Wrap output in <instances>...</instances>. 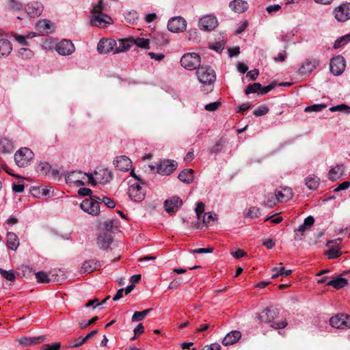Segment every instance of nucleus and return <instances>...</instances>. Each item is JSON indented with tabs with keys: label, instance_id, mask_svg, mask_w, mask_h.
<instances>
[{
	"label": "nucleus",
	"instance_id": "1",
	"mask_svg": "<svg viewBox=\"0 0 350 350\" xmlns=\"http://www.w3.org/2000/svg\"><path fill=\"white\" fill-rule=\"evenodd\" d=\"M129 50L128 41L123 39L118 40L110 38H102L97 44V51L100 54H117Z\"/></svg>",
	"mask_w": 350,
	"mask_h": 350
},
{
	"label": "nucleus",
	"instance_id": "2",
	"mask_svg": "<svg viewBox=\"0 0 350 350\" xmlns=\"http://www.w3.org/2000/svg\"><path fill=\"white\" fill-rule=\"evenodd\" d=\"M279 314V310L275 308H267L259 313L258 319L261 322L268 323L275 329H283L286 327L287 321L283 320L275 321V319Z\"/></svg>",
	"mask_w": 350,
	"mask_h": 350
},
{
	"label": "nucleus",
	"instance_id": "3",
	"mask_svg": "<svg viewBox=\"0 0 350 350\" xmlns=\"http://www.w3.org/2000/svg\"><path fill=\"white\" fill-rule=\"evenodd\" d=\"M104 8L102 0H99L98 5H95L92 10V17L91 24L99 27H105L112 22L111 18L102 12Z\"/></svg>",
	"mask_w": 350,
	"mask_h": 350
},
{
	"label": "nucleus",
	"instance_id": "4",
	"mask_svg": "<svg viewBox=\"0 0 350 350\" xmlns=\"http://www.w3.org/2000/svg\"><path fill=\"white\" fill-rule=\"evenodd\" d=\"M66 180L68 183H73L76 186L91 184L93 181V175L82 172L81 171H73L66 176Z\"/></svg>",
	"mask_w": 350,
	"mask_h": 350
},
{
	"label": "nucleus",
	"instance_id": "5",
	"mask_svg": "<svg viewBox=\"0 0 350 350\" xmlns=\"http://www.w3.org/2000/svg\"><path fill=\"white\" fill-rule=\"evenodd\" d=\"M199 81L204 85H212L216 80L214 70L208 66H202L196 71Z\"/></svg>",
	"mask_w": 350,
	"mask_h": 350
},
{
	"label": "nucleus",
	"instance_id": "6",
	"mask_svg": "<svg viewBox=\"0 0 350 350\" xmlns=\"http://www.w3.org/2000/svg\"><path fill=\"white\" fill-rule=\"evenodd\" d=\"M180 64L188 70L198 69L200 65V57L196 53H185L180 59Z\"/></svg>",
	"mask_w": 350,
	"mask_h": 350
},
{
	"label": "nucleus",
	"instance_id": "7",
	"mask_svg": "<svg viewBox=\"0 0 350 350\" xmlns=\"http://www.w3.org/2000/svg\"><path fill=\"white\" fill-rule=\"evenodd\" d=\"M100 197L91 196V199H85L80 204L81 208L92 215H98L100 213Z\"/></svg>",
	"mask_w": 350,
	"mask_h": 350
},
{
	"label": "nucleus",
	"instance_id": "8",
	"mask_svg": "<svg viewBox=\"0 0 350 350\" xmlns=\"http://www.w3.org/2000/svg\"><path fill=\"white\" fill-rule=\"evenodd\" d=\"M33 158V152L27 148H22L14 154V160L18 167H24L28 165Z\"/></svg>",
	"mask_w": 350,
	"mask_h": 350
},
{
	"label": "nucleus",
	"instance_id": "9",
	"mask_svg": "<svg viewBox=\"0 0 350 350\" xmlns=\"http://www.w3.org/2000/svg\"><path fill=\"white\" fill-rule=\"evenodd\" d=\"M144 185L139 183L131 184L128 189V194L131 200L135 202H140L145 198L146 191Z\"/></svg>",
	"mask_w": 350,
	"mask_h": 350
},
{
	"label": "nucleus",
	"instance_id": "10",
	"mask_svg": "<svg viewBox=\"0 0 350 350\" xmlns=\"http://www.w3.org/2000/svg\"><path fill=\"white\" fill-rule=\"evenodd\" d=\"M293 191L289 187H282L277 189L275 192V198H273V202L269 203V207H272L277 202L288 201L293 197Z\"/></svg>",
	"mask_w": 350,
	"mask_h": 350
},
{
	"label": "nucleus",
	"instance_id": "11",
	"mask_svg": "<svg viewBox=\"0 0 350 350\" xmlns=\"http://www.w3.org/2000/svg\"><path fill=\"white\" fill-rule=\"evenodd\" d=\"M187 22L181 16L171 18L167 23V29L173 33L183 32L186 29Z\"/></svg>",
	"mask_w": 350,
	"mask_h": 350
},
{
	"label": "nucleus",
	"instance_id": "12",
	"mask_svg": "<svg viewBox=\"0 0 350 350\" xmlns=\"http://www.w3.org/2000/svg\"><path fill=\"white\" fill-rule=\"evenodd\" d=\"M112 179L111 172L107 169L101 168L94 172V176H93V181L92 182V185L96 184H105L109 183Z\"/></svg>",
	"mask_w": 350,
	"mask_h": 350
},
{
	"label": "nucleus",
	"instance_id": "13",
	"mask_svg": "<svg viewBox=\"0 0 350 350\" xmlns=\"http://www.w3.org/2000/svg\"><path fill=\"white\" fill-rule=\"evenodd\" d=\"M335 18L340 22H345L350 18V3H344L334 10Z\"/></svg>",
	"mask_w": 350,
	"mask_h": 350
},
{
	"label": "nucleus",
	"instance_id": "14",
	"mask_svg": "<svg viewBox=\"0 0 350 350\" xmlns=\"http://www.w3.org/2000/svg\"><path fill=\"white\" fill-rule=\"evenodd\" d=\"M329 324L338 329L349 328L350 317L347 314H337L329 319Z\"/></svg>",
	"mask_w": 350,
	"mask_h": 350
},
{
	"label": "nucleus",
	"instance_id": "15",
	"mask_svg": "<svg viewBox=\"0 0 350 350\" xmlns=\"http://www.w3.org/2000/svg\"><path fill=\"white\" fill-rule=\"evenodd\" d=\"M345 69V61L343 57L338 55L330 60V70L334 75H341Z\"/></svg>",
	"mask_w": 350,
	"mask_h": 350
},
{
	"label": "nucleus",
	"instance_id": "16",
	"mask_svg": "<svg viewBox=\"0 0 350 350\" xmlns=\"http://www.w3.org/2000/svg\"><path fill=\"white\" fill-rule=\"evenodd\" d=\"M56 51L61 55H69L74 53L75 48L69 40H62L55 46Z\"/></svg>",
	"mask_w": 350,
	"mask_h": 350
},
{
	"label": "nucleus",
	"instance_id": "17",
	"mask_svg": "<svg viewBox=\"0 0 350 350\" xmlns=\"http://www.w3.org/2000/svg\"><path fill=\"white\" fill-rule=\"evenodd\" d=\"M218 25L217 19L213 15H207L199 20L198 25L200 28L204 31H211Z\"/></svg>",
	"mask_w": 350,
	"mask_h": 350
},
{
	"label": "nucleus",
	"instance_id": "18",
	"mask_svg": "<svg viewBox=\"0 0 350 350\" xmlns=\"http://www.w3.org/2000/svg\"><path fill=\"white\" fill-rule=\"evenodd\" d=\"M177 167V163L173 160H164L157 167V172L161 175H170Z\"/></svg>",
	"mask_w": 350,
	"mask_h": 350
},
{
	"label": "nucleus",
	"instance_id": "19",
	"mask_svg": "<svg viewBox=\"0 0 350 350\" xmlns=\"http://www.w3.org/2000/svg\"><path fill=\"white\" fill-rule=\"evenodd\" d=\"M345 166L343 164H336L329 170L327 178L331 181L340 180L345 174Z\"/></svg>",
	"mask_w": 350,
	"mask_h": 350
},
{
	"label": "nucleus",
	"instance_id": "20",
	"mask_svg": "<svg viewBox=\"0 0 350 350\" xmlns=\"http://www.w3.org/2000/svg\"><path fill=\"white\" fill-rule=\"evenodd\" d=\"M131 159L126 156H120L115 158L113 160V165L115 167L120 170L126 172L128 171L132 166Z\"/></svg>",
	"mask_w": 350,
	"mask_h": 350
},
{
	"label": "nucleus",
	"instance_id": "21",
	"mask_svg": "<svg viewBox=\"0 0 350 350\" xmlns=\"http://www.w3.org/2000/svg\"><path fill=\"white\" fill-rule=\"evenodd\" d=\"M183 204L182 200L178 196H174L164 202L165 210L168 213L176 212Z\"/></svg>",
	"mask_w": 350,
	"mask_h": 350
},
{
	"label": "nucleus",
	"instance_id": "22",
	"mask_svg": "<svg viewBox=\"0 0 350 350\" xmlns=\"http://www.w3.org/2000/svg\"><path fill=\"white\" fill-rule=\"evenodd\" d=\"M43 10L42 4L38 1L30 2L25 8L27 13L31 17L39 16L43 12Z\"/></svg>",
	"mask_w": 350,
	"mask_h": 350
},
{
	"label": "nucleus",
	"instance_id": "23",
	"mask_svg": "<svg viewBox=\"0 0 350 350\" xmlns=\"http://www.w3.org/2000/svg\"><path fill=\"white\" fill-rule=\"evenodd\" d=\"M46 340L45 336H39L36 337H22L17 339L18 343L23 347H29L31 345L42 343Z\"/></svg>",
	"mask_w": 350,
	"mask_h": 350
},
{
	"label": "nucleus",
	"instance_id": "24",
	"mask_svg": "<svg viewBox=\"0 0 350 350\" xmlns=\"http://www.w3.org/2000/svg\"><path fill=\"white\" fill-rule=\"evenodd\" d=\"M123 40H124V41L129 42V49L131 48V46L132 44H134L136 46H137L138 47H140L142 49H150V46H149L150 45V40L148 38H139V37L134 38L133 37H131V38L123 39Z\"/></svg>",
	"mask_w": 350,
	"mask_h": 350
},
{
	"label": "nucleus",
	"instance_id": "25",
	"mask_svg": "<svg viewBox=\"0 0 350 350\" xmlns=\"http://www.w3.org/2000/svg\"><path fill=\"white\" fill-rule=\"evenodd\" d=\"M241 337V334L239 331L234 330L226 334L222 341L224 346L232 345L236 343Z\"/></svg>",
	"mask_w": 350,
	"mask_h": 350
},
{
	"label": "nucleus",
	"instance_id": "26",
	"mask_svg": "<svg viewBox=\"0 0 350 350\" xmlns=\"http://www.w3.org/2000/svg\"><path fill=\"white\" fill-rule=\"evenodd\" d=\"M229 7L237 13H243L247 10L248 3L243 0H234L230 3Z\"/></svg>",
	"mask_w": 350,
	"mask_h": 350
},
{
	"label": "nucleus",
	"instance_id": "27",
	"mask_svg": "<svg viewBox=\"0 0 350 350\" xmlns=\"http://www.w3.org/2000/svg\"><path fill=\"white\" fill-rule=\"evenodd\" d=\"M112 241L113 238L111 235L107 232L100 234L97 239V244L103 250L108 248Z\"/></svg>",
	"mask_w": 350,
	"mask_h": 350
},
{
	"label": "nucleus",
	"instance_id": "28",
	"mask_svg": "<svg viewBox=\"0 0 350 350\" xmlns=\"http://www.w3.org/2000/svg\"><path fill=\"white\" fill-rule=\"evenodd\" d=\"M100 267L101 264L100 261L92 259L85 261L82 265L81 269L85 273H92L95 270L99 269Z\"/></svg>",
	"mask_w": 350,
	"mask_h": 350
},
{
	"label": "nucleus",
	"instance_id": "29",
	"mask_svg": "<svg viewBox=\"0 0 350 350\" xmlns=\"http://www.w3.org/2000/svg\"><path fill=\"white\" fill-rule=\"evenodd\" d=\"M12 51L11 42L7 39L0 40V58L8 56Z\"/></svg>",
	"mask_w": 350,
	"mask_h": 350
},
{
	"label": "nucleus",
	"instance_id": "30",
	"mask_svg": "<svg viewBox=\"0 0 350 350\" xmlns=\"http://www.w3.org/2000/svg\"><path fill=\"white\" fill-rule=\"evenodd\" d=\"M178 178L181 182L189 184L194 179V171L191 169H185L179 173Z\"/></svg>",
	"mask_w": 350,
	"mask_h": 350
},
{
	"label": "nucleus",
	"instance_id": "31",
	"mask_svg": "<svg viewBox=\"0 0 350 350\" xmlns=\"http://www.w3.org/2000/svg\"><path fill=\"white\" fill-rule=\"evenodd\" d=\"M319 64V62L316 60H306L303 63L299 71L301 74L307 75L310 73Z\"/></svg>",
	"mask_w": 350,
	"mask_h": 350
},
{
	"label": "nucleus",
	"instance_id": "32",
	"mask_svg": "<svg viewBox=\"0 0 350 350\" xmlns=\"http://www.w3.org/2000/svg\"><path fill=\"white\" fill-rule=\"evenodd\" d=\"M7 245L12 250H16L19 245V241L16 234L14 232L7 234Z\"/></svg>",
	"mask_w": 350,
	"mask_h": 350
},
{
	"label": "nucleus",
	"instance_id": "33",
	"mask_svg": "<svg viewBox=\"0 0 350 350\" xmlns=\"http://www.w3.org/2000/svg\"><path fill=\"white\" fill-rule=\"evenodd\" d=\"M14 148V144L11 140L8 138H2L0 139V152L8 153L11 152Z\"/></svg>",
	"mask_w": 350,
	"mask_h": 350
},
{
	"label": "nucleus",
	"instance_id": "34",
	"mask_svg": "<svg viewBox=\"0 0 350 350\" xmlns=\"http://www.w3.org/2000/svg\"><path fill=\"white\" fill-rule=\"evenodd\" d=\"M97 333H98V330H96V329L93 330L91 332H90L89 334H88L85 337H83L82 338H78L76 340L75 343L68 345L67 347V348L70 349V348H75V347H79L82 346L84 343H85L88 339H90L91 337L96 335Z\"/></svg>",
	"mask_w": 350,
	"mask_h": 350
},
{
	"label": "nucleus",
	"instance_id": "35",
	"mask_svg": "<svg viewBox=\"0 0 350 350\" xmlns=\"http://www.w3.org/2000/svg\"><path fill=\"white\" fill-rule=\"evenodd\" d=\"M320 183V178L314 175L309 176L305 179V184L310 189H316Z\"/></svg>",
	"mask_w": 350,
	"mask_h": 350
},
{
	"label": "nucleus",
	"instance_id": "36",
	"mask_svg": "<svg viewBox=\"0 0 350 350\" xmlns=\"http://www.w3.org/2000/svg\"><path fill=\"white\" fill-rule=\"evenodd\" d=\"M347 284V280L345 278L337 277L335 279L331 280L327 282V285L332 286L336 289H339L345 286Z\"/></svg>",
	"mask_w": 350,
	"mask_h": 350
},
{
	"label": "nucleus",
	"instance_id": "37",
	"mask_svg": "<svg viewBox=\"0 0 350 350\" xmlns=\"http://www.w3.org/2000/svg\"><path fill=\"white\" fill-rule=\"evenodd\" d=\"M54 274H51V273H47L44 271H40L36 273V278L37 281L40 283H49L52 280V278Z\"/></svg>",
	"mask_w": 350,
	"mask_h": 350
},
{
	"label": "nucleus",
	"instance_id": "38",
	"mask_svg": "<svg viewBox=\"0 0 350 350\" xmlns=\"http://www.w3.org/2000/svg\"><path fill=\"white\" fill-rule=\"evenodd\" d=\"M154 38L159 45H163L168 43L169 38L166 33L157 31L154 33Z\"/></svg>",
	"mask_w": 350,
	"mask_h": 350
},
{
	"label": "nucleus",
	"instance_id": "39",
	"mask_svg": "<svg viewBox=\"0 0 350 350\" xmlns=\"http://www.w3.org/2000/svg\"><path fill=\"white\" fill-rule=\"evenodd\" d=\"M51 166L47 162H40L36 165V171L40 174L46 175L51 170Z\"/></svg>",
	"mask_w": 350,
	"mask_h": 350
},
{
	"label": "nucleus",
	"instance_id": "40",
	"mask_svg": "<svg viewBox=\"0 0 350 350\" xmlns=\"http://www.w3.org/2000/svg\"><path fill=\"white\" fill-rule=\"evenodd\" d=\"M37 26L42 32L48 33L51 32L52 24L49 21L42 20L38 23Z\"/></svg>",
	"mask_w": 350,
	"mask_h": 350
},
{
	"label": "nucleus",
	"instance_id": "41",
	"mask_svg": "<svg viewBox=\"0 0 350 350\" xmlns=\"http://www.w3.org/2000/svg\"><path fill=\"white\" fill-rule=\"evenodd\" d=\"M7 7L10 10L19 11L23 9V4L18 0H7Z\"/></svg>",
	"mask_w": 350,
	"mask_h": 350
},
{
	"label": "nucleus",
	"instance_id": "42",
	"mask_svg": "<svg viewBox=\"0 0 350 350\" xmlns=\"http://www.w3.org/2000/svg\"><path fill=\"white\" fill-rule=\"evenodd\" d=\"M225 144V140L223 138H220L214 146L210 148V152L212 153L219 152Z\"/></svg>",
	"mask_w": 350,
	"mask_h": 350
},
{
	"label": "nucleus",
	"instance_id": "43",
	"mask_svg": "<svg viewBox=\"0 0 350 350\" xmlns=\"http://www.w3.org/2000/svg\"><path fill=\"white\" fill-rule=\"evenodd\" d=\"M350 41V36L346 35L338 38L334 44L335 49H338Z\"/></svg>",
	"mask_w": 350,
	"mask_h": 350
},
{
	"label": "nucleus",
	"instance_id": "44",
	"mask_svg": "<svg viewBox=\"0 0 350 350\" xmlns=\"http://www.w3.org/2000/svg\"><path fill=\"white\" fill-rule=\"evenodd\" d=\"M0 273L3 278L8 281H14L16 278L15 274L12 270L6 271L0 268Z\"/></svg>",
	"mask_w": 350,
	"mask_h": 350
},
{
	"label": "nucleus",
	"instance_id": "45",
	"mask_svg": "<svg viewBox=\"0 0 350 350\" xmlns=\"http://www.w3.org/2000/svg\"><path fill=\"white\" fill-rule=\"evenodd\" d=\"M326 254L329 259H334L339 257L341 255L340 249L336 247H331L329 251L327 252Z\"/></svg>",
	"mask_w": 350,
	"mask_h": 350
},
{
	"label": "nucleus",
	"instance_id": "46",
	"mask_svg": "<svg viewBox=\"0 0 350 350\" xmlns=\"http://www.w3.org/2000/svg\"><path fill=\"white\" fill-rule=\"evenodd\" d=\"M261 90V84L259 83H254L252 85H249L245 90L246 94L256 93Z\"/></svg>",
	"mask_w": 350,
	"mask_h": 350
},
{
	"label": "nucleus",
	"instance_id": "47",
	"mask_svg": "<svg viewBox=\"0 0 350 350\" xmlns=\"http://www.w3.org/2000/svg\"><path fill=\"white\" fill-rule=\"evenodd\" d=\"M331 111H345L347 113H350V107L347 105L341 104L336 106H333L329 108Z\"/></svg>",
	"mask_w": 350,
	"mask_h": 350
},
{
	"label": "nucleus",
	"instance_id": "48",
	"mask_svg": "<svg viewBox=\"0 0 350 350\" xmlns=\"http://www.w3.org/2000/svg\"><path fill=\"white\" fill-rule=\"evenodd\" d=\"M326 105L325 104H316L310 106H308L305 108L306 112H312V111H321L323 109L326 107Z\"/></svg>",
	"mask_w": 350,
	"mask_h": 350
},
{
	"label": "nucleus",
	"instance_id": "49",
	"mask_svg": "<svg viewBox=\"0 0 350 350\" xmlns=\"http://www.w3.org/2000/svg\"><path fill=\"white\" fill-rule=\"evenodd\" d=\"M216 218V214H213L211 212L206 213L203 215L202 224L207 226L211 221H215Z\"/></svg>",
	"mask_w": 350,
	"mask_h": 350
},
{
	"label": "nucleus",
	"instance_id": "50",
	"mask_svg": "<svg viewBox=\"0 0 350 350\" xmlns=\"http://www.w3.org/2000/svg\"><path fill=\"white\" fill-rule=\"evenodd\" d=\"M61 347L60 342L46 344L40 347L39 350H58Z\"/></svg>",
	"mask_w": 350,
	"mask_h": 350
},
{
	"label": "nucleus",
	"instance_id": "51",
	"mask_svg": "<svg viewBox=\"0 0 350 350\" xmlns=\"http://www.w3.org/2000/svg\"><path fill=\"white\" fill-rule=\"evenodd\" d=\"M51 187H34L33 188V192L38 191L39 193H41L42 196H46L49 195Z\"/></svg>",
	"mask_w": 350,
	"mask_h": 350
},
{
	"label": "nucleus",
	"instance_id": "52",
	"mask_svg": "<svg viewBox=\"0 0 350 350\" xmlns=\"http://www.w3.org/2000/svg\"><path fill=\"white\" fill-rule=\"evenodd\" d=\"M104 203L108 208H113L116 206L115 202L108 197L100 198L99 204Z\"/></svg>",
	"mask_w": 350,
	"mask_h": 350
},
{
	"label": "nucleus",
	"instance_id": "53",
	"mask_svg": "<svg viewBox=\"0 0 350 350\" xmlns=\"http://www.w3.org/2000/svg\"><path fill=\"white\" fill-rule=\"evenodd\" d=\"M268 111L269 109L267 106H260L255 109L253 113L254 116L258 117L267 114Z\"/></svg>",
	"mask_w": 350,
	"mask_h": 350
},
{
	"label": "nucleus",
	"instance_id": "54",
	"mask_svg": "<svg viewBox=\"0 0 350 350\" xmlns=\"http://www.w3.org/2000/svg\"><path fill=\"white\" fill-rule=\"evenodd\" d=\"M195 211L198 219H200L201 215L204 211V204L202 202H198L196 204Z\"/></svg>",
	"mask_w": 350,
	"mask_h": 350
},
{
	"label": "nucleus",
	"instance_id": "55",
	"mask_svg": "<svg viewBox=\"0 0 350 350\" xmlns=\"http://www.w3.org/2000/svg\"><path fill=\"white\" fill-rule=\"evenodd\" d=\"M260 215V211L258 208L256 207H251L248 212L247 215L251 218H256L258 217Z\"/></svg>",
	"mask_w": 350,
	"mask_h": 350
},
{
	"label": "nucleus",
	"instance_id": "56",
	"mask_svg": "<svg viewBox=\"0 0 350 350\" xmlns=\"http://www.w3.org/2000/svg\"><path fill=\"white\" fill-rule=\"evenodd\" d=\"M284 269V267H273L271 269L272 274H271V278L275 279L277 278L279 276H282V273L281 272Z\"/></svg>",
	"mask_w": 350,
	"mask_h": 350
},
{
	"label": "nucleus",
	"instance_id": "57",
	"mask_svg": "<svg viewBox=\"0 0 350 350\" xmlns=\"http://www.w3.org/2000/svg\"><path fill=\"white\" fill-rule=\"evenodd\" d=\"M221 105L219 101L211 103L205 105V109L209 111H214L217 110Z\"/></svg>",
	"mask_w": 350,
	"mask_h": 350
},
{
	"label": "nucleus",
	"instance_id": "58",
	"mask_svg": "<svg viewBox=\"0 0 350 350\" xmlns=\"http://www.w3.org/2000/svg\"><path fill=\"white\" fill-rule=\"evenodd\" d=\"M92 191L89 188L83 187V188H80L78 190L79 195H80L81 196H90V199H91V196H94L93 195H92Z\"/></svg>",
	"mask_w": 350,
	"mask_h": 350
},
{
	"label": "nucleus",
	"instance_id": "59",
	"mask_svg": "<svg viewBox=\"0 0 350 350\" xmlns=\"http://www.w3.org/2000/svg\"><path fill=\"white\" fill-rule=\"evenodd\" d=\"M213 250L212 247H207V248H198L195 249L191 251L193 254H206V253H211L213 252Z\"/></svg>",
	"mask_w": 350,
	"mask_h": 350
},
{
	"label": "nucleus",
	"instance_id": "60",
	"mask_svg": "<svg viewBox=\"0 0 350 350\" xmlns=\"http://www.w3.org/2000/svg\"><path fill=\"white\" fill-rule=\"evenodd\" d=\"M350 187V181H345L340 184L336 189H334V191H339L341 190L347 189Z\"/></svg>",
	"mask_w": 350,
	"mask_h": 350
},
{
	"label": "nucleus",
	"instance_id": "61",
	"mask_svg": "<svg viewBox=\"0 0 350 350\" xmlns=\"http://www.w3.org/2000/svg\"><path fill=\"white\" fill-rule=\"evenodd\" d=\"M263 245H265L268 250H271L272 249L275 245V241L271 239H265L263 241V243H262Z\"/></svg>",
	"mask_w": 350,
	"mask_h": 350
},
{
	"label": "nucleus",
	"instance_id": "62",
	"mask_svg": "<svg viewBox=\"0 0 350 350\" xmlns=\"http://www.w3.org/2000/svg\"><path fill=\"white\" fill-rule=\"evenodd\" d=\"M15 40L22 45L27 46V42L26 41V38L24 36L21 35H14V36Z\"/></svg>",
	"mask_w": 350,
	"mask_h": 350
},
{
	"label": "nucleus",
	"instance_id": "63",
	"mask_svg": "<svg viewBox=\"0 0 350 350\" xmlns=\"http://www.w3.org/2000/svg\"><path fill=\"white\" fill-rule=\"evenodd\" d=\"M211 49L217 53H221L224 50V45L219 42H216L211 46Z\"/></svg>",
	"mask_w": 350,
	"mask_h": 350
},
{
	"label": "nucleus",
	"instance_id": "64",
	"mask_svg": "<svg viewBox=\"0 0 350 350\" xmlns=\"http://www.w3.org/2000/svg\"><path fill=\"white\" fill-rule=\"evenodd\" d=\"M259 72L258 70L254 69L252 70L249 71L247 73V77H249L252 80H255L257 77L258 76Z\"/></svg>",
	"mask_w": 350,
	"mask_h": 350
}]
</instances>
